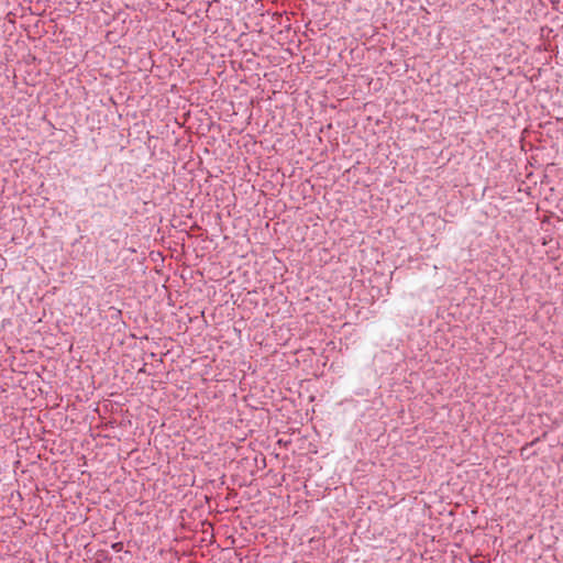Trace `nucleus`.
Returning a JSON list of instances; mask_svg holds the SVG:
<instances>
[{
  "instance_id": "1",
  "label": "nucleus",
  "mask_w": 563,
  "mask_h": 563,
  "mask_svg": "<svg viewBox=\"0 0 563 563\" xmlns=\"http://www.w3.org/2000/svg\"><path fill=\"white\" fill-rule=\"evenodd\" d=\"M123 548V543L122 542H115L112 544V549L117 552L121 551Z\"/></svg>"
},
{
  "instance_id": "3",
  "label": "nucleus",
  "mask_w": 563,
  "mask_h": 563,
  "mask_svg": "<svg viewBox=\"0 0 563 563\" xmlns=\"http://www.w3.org/2000/svg\"><path fill=\"white\" fill-rule=\"evenodd\" d=\"M139 373L146 374V364H144L140 369Z\"/></svg>"
},
{
  "instance_id": "2",
  "label": "nucleus",
  "mask_w": 563,
  "mask_h": 563,
  "mask_svg": "<svg viewBox=\"0 0 563 563\" xmlns=\"http://www.w3.org/2000/svg\"><path fill=\"white\" fill-rule=\"evenodd\" d=\"M99 188L104 190V192H103L104 196H107L108 191L110 190V187L109 186H104V185H101Z\"/></svg>"
}]
</instances>
